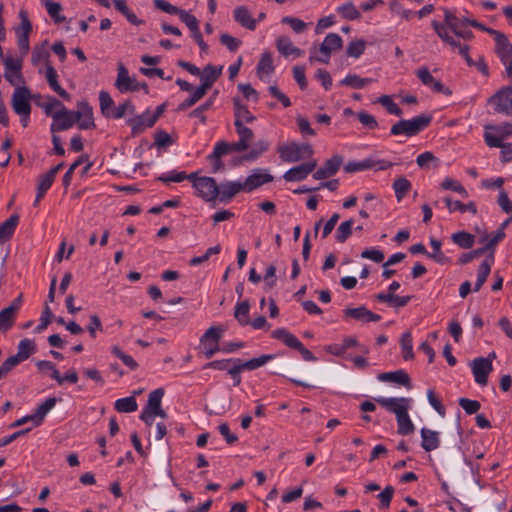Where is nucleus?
Wrapping results in <instances>:
<instances>
[{"label":"nucleus","instance_id":"20","mask_svg":"<svg viewBox=\"0 0 512 512\" xmlns=\"http://www.w3.org/2000/svg\"><path fill=\"white\" fill-rule=\"evenodd\" d=\"M234 19L242 27L254 31L256 29L257 20L252 18L250 11L246 6H238L234 10Z\"/></svg>","mask_w":512,"mask_h":512},{"label":"nucleus","instance_id":"51","mask_svg":"<svg viewBox=\"0 0 512 512\" xmlns=\"http://www.w3.org/2000/svg\"><path fill=\"white\" fill-rule=\"evenodd\" d=\"M403 358L405 360H410L414 357L413 353V345H412V335L410 332H405L400 340Z\"/></svg>","mask_w":512,"mask_h":512},{"label":"nucleus","instance_id":"50","mask_svg":"<svg viewBox=\"0 0 512 512\" xmlns=\"http://www.w3.org/2000/svg\"><path fill=\"white\" fill-rule=\"evenodd\" d=\"M164 396V389L157 388L151 391L148 395V401L146 405V409L154 411L155 409L161 407V401Z\"/></svg>","mask_w":512,"mask_h":512},{"label":"nucleus","instance_id":"8","mask_svg":"<svg viewBox=\"0 0 512 512\" xmlns=\"http://www.w3.org/2000/svg\"><path fill=\"white\" fill-rule=\"evenodd\" d=\"M31 93L26 86H17L13 92L11 105L16 114H30L31 105L29 99Z\"/></svg>","mask_w":512,"mask_h":512},{"label":"nucleus","instance_id":"14","mask_svg":"<svg viewBox=\"0 0 512 512\" xmlns=\"http://www.w3.org/2000/svg\"><path fill=\"white\" fill-rule=\"evenodd\" d=\"M77 111L75 114H79L78 127L82 130L95 128V123L93 119V110L89 103L85 100L78 102Z\"/></svg>","mask_w":512,"mask_h":512},{"label":"nucleus","instance_id":"18","mask_svg":"<svg viewBox=\"0 0 512 512\" xmlns=\"http://www.w3.org/2000/svg\"><path fill=\"white\" fill-rule=\"evenodd\" d=\"M45 77L50 88L55 93H57L64 100L69 101L71 99L70 94L59 84L57 71L51 64H47Z\"/></svg>","mask_w":512,"mask_h":512},{"label":"nucleus","instance_id":"2","mask_svg":"<svg viewBox=\"0 0 512 512\" xmlns=\"http://www.w3.org/2000/svg\"><path fill=\"white\" fill-rule=\"evenodd\" d=\"M278 153L282 161L294 163L306 158H310L314 151L310 144H298L292 141L287 145L279 146Z\"/></svg>","mask_w":512,"mask_h":512},{"label":"nucleus","instance_id":"58","mask_svg":"<svg viewBox=\"0 0 512 512\" xmlns=\"http://www.w3.org/2000/svg\"><path fill=\"white\" fill-rule=\"evenodd\" d=\"M111 351L129 369L136 370L138 368V363L134 360V358L132 356L124 353L118 346H113Z\"/></svg>","mask_w":512,"mask_h":512},{"label":"nucleus","instance_id":"49","mask_svg":"<svg viewBox=\"0 0 512 512\" xmlns=\"http://www.w3.org/2000/svg\"><path fill=\"white\" fill-rule=\"evenodd\" d=\"M274 71L273 59L270 52L265 51L262 53L261 58L257 64V73L266 72L270 74Z\"/></svg>","mask_w":512,"mask_h":512},{"label":"nucleus","instance_id":"56","mask_svg":"<svg viewBox=\"0 0 512 512\" xmlns=\"http://www.w3.org/2000/svg\"><path fill=\"white\" fill-rule=\"evenodd\" d=\"M45 6L48 14L54 20L55 23L59 24L65 21V17L60 15L62 6L58 2L46 1Z\"/></svg>","mask_w":512,"mask_h":512},{"label":"nucleus","instance_id":"25","mask_svg":"<svg viewBox=\"0 0 512 512\" xmlns=\"http://www.w3.org/2000/svg\"><path fill=\"white\" fill-rule=\"evenodd\" d=\"M233 107L235 120H239L243 124L244 122L252 123L256 120V117L251 114L248 107L239 98H233Z\"/></svg>","mask_w":512,"mask_h":512},{"label":"nucleus","instance_id":"24","mask_svg":"<svg viewBox=\"0 0 512 512\" xmlns=\"http://www.w3.org/2000/svg\"><path fill=\"white\" fill-rule=\"evenodd\" d=\"M420 433L422 437L421 447L426 452L433 451L439 447L440 439L438 432L428 428H422Z\"/></svg>","mask_w":512,"mask_h":512},{"label":"nucleus","instance_id":"41","mask_svg":"<svg viewBox=\"0 0 512 512\" xmlns=\"http://www.w3.org/2000/svg\"><path fill=\"white\" fill-rule=\"evenodd\" d=\"M275 357L276 356L274 354H263L257 358H252L249 359L248 361L242 362V367L245 370H255L265 365L269 361L275 359Z\"/></svg>","mask_w":512,"mask_h":512},{"label":"nucleus","instance_id":"34","mask_svg":"<svg viewBox=\"0 0 512 512\" xmlns=\"http://www.w3.org/2000/svg\"><path fill=\"white\" fill-rule=\"evenodd\" d=\"M444 201L450 212L460 211L461 213H465L469 211L472 214L477 213V207L474 202L464 204L461 201H452L449 197H446Z\"/></svg>","mask_w":512,"mask_h":512},{"label":"nucleus","instance_id":"42","mask_svg":"<svg viewBox=\"0 0 512 512\" xmlns=\"http://www.w3.org/2000/svg\"><path fill=\"white\" fill-rule=\"evenodd\" d=\"M354 221L352 219L343 221L337 228L335 239L339 243H344L352 235V227Z\"/></svg>","mask_w":512,"mask_h":512},{"label":"nucleus","instance_id":"17","mask_svg":"<svg viewBox=\"0 0 512 512\" xmlns=\"http://www.w3.org/2000/svg\"><path fill=\"white\" fill-rule=\"evenodd\" d=\"M240 191H243L242 182L227 181L219 185L218 199L223 203L230 202Z\"/></svg>","mask_w":512,"mask_h":512},{"label":"nucleus","instance_id":"9","mask_svg":"<svg viewBox=\"0 0 512 512\" xmlns=\"http://www.w3.org/2000/svg\"><path fill=\"white\" fill-rule=\"evenodd\" d=\"M471 369L476 383L485 386L488 382V376L492 371V360L490 358L478 357L471 364Z\"/></svg>","mask_w":512,"mask_h":512},{"label":"nucleus","instance_id":"40","mask_svg":"<svg viewBox=\"0 0 512 512\" xmlns=\"http://www.w3.org/2000/svg\"><path fill=\"white\" fill-rule=\"evenodd\" d=\"M392 187L394 189L397 200L401 201L403 197L410 191L411 182L407 178L400 176L393 182Z\"/></svg>","mask_w":512,"mask_h":512},{"label":"nucleus","instance_id":"54","mask_svg":"<svg viewBox=\"0 0 512 512\" xmlns=\"http://www.w3.org/2000/svg\"><path fill=\"white\" fill-rule=\"evenodd\" d=\"M441 188L444 190H452L454 192H457L458 194L462 195L463 197L468 196V193H467V190L465 189V187L460 182H458L452 178H449V177H446L442 181Z\"/></svg>","mask_w":512,"mask_h":512},{"label":"nucleus","instance_id":"44","mask_svg":"<svg viewBox=\"0 0 512 512\" xmlns=\"http://www.w3.org/2000/svg\"><path fill=\"white\" fill-rule=\"evenodd\" d=\"M20 25L15 28L16 36L30 35L32 32V24L29 20L28 12L24 9L19 11Z\"/></svg>","mask_w":512,"mask_h":512},{"label":"nucleus","instance_id":"22","mask_svg":"<svg viewBox=\"0 0 512 512\" xmlns=\"http://www.w3.org/2000/svg\"><path fill=\"white\" fill-rule=\"evenodd\" d=\"M18 223V214H12L8 219L0 224V244L9 241L13 237Z\"/></svg>","mask_w":512,"mask_h":512},{"label":"nucleus","instance_id":"39","mask_svg":"<svg viewBox=\"0 0 512 512\" xmlns=\"http://www.w3.org/2000/svg\"><path fill=\"white\" fill-rule=\"evenodd\" d=\"M16 313L12 308L6 307L0 311V332H6L14 325Z\"/></svg>","mask_w":512,"mask_h":512},{"label":"nucleus","instance_id":"3","mask_svg":"<svg viewBox=\"0 0 512 512\" xmlns=\"http://www.w3.org/2000/svg\"><path fill=\"white\" fill-rule=\"evenodd\" d=\"M496 113L512 116V86H505L498 90L488 100Z\"/></svg>","mask_w":512,"mask_h":512},{"label":"nucleus","instance_id":"26","mask_svg":"<svg viewBox=\"0 0 512 512\" xmlns=\"http://www.w3.org/2000/svg\"><path fill=\"white\" fill-rule=\"evenodd\" d=\"M276 47L278 51L284 56L294 55L299 57L304 53L303 50L295 47L290 38L287 36L279 37L276 40Z\"/></svg>","mask_w":512,"mask_h":512},{"label":"nucleus","instance_id":"1","mask_svg":"<svg viewBox=\"0 0 512 512\" xmlns=\"http://www.w3.org/2000/svg\"><path fill=\"white\" fill-rule=\"evenodd\" d=\"M432 121L431 115H418L412 119H401L394 125H392L390 133L391 135H405L407 137H413L418 135L422 130L430 125Z\"/></svg>","mask_w":512,"mask_h":512},{"label":"nucleus","instance_id":"12","mask_svg":"<svg viewBox=\"0 0 512 512\" xmlns=\"http://www.w3.org/2000/svg\"><path fill=\"white\" fill-rule=\"evenodd\" d=\"M316 166V160L303 163L286 171L283 175V178L288 182L302 181L306 179L311 172H313Z\"/></svg>","mask_w":512,"mask_h":512},{"label":"nucleus","instance_id":"63","mask_svg":"<svg viewBox=\"0 0 512 512\" xmlns=\"http://www.w3.org/2000/svg\"><path fill=\"white\" fill-rule=\"evenodd\" d=\"M281 22L283 24H288L296 33H302L307 27V24L304 21L291 16L283 17Z\"/></svg>","mask_w":512,"mask_h":512},{"label":"nucleus","instance_id":"32","mask_svg":"<svg viewBox=\"0 0 512 512\" xmlns=\"http://www.w3.org/2000/svg\"><path fill=\"white\" fill-rule=\"evenodd\" d=\"M430 245L433 248V252L426 253L427 257L433 259L435 262L442 264V265L448 264L451 262L450 258L445 256L444 253L441 251L442 243L439 240H437L435 238H431Z\"/></svg>","mask_w":512,"mask_h":512},{"label":"nucleus","instance_id":"21","mask_svg":"<svg viewBox=\"0 0 512 512\" xmlns=\"http://www.w3.org/2000/svg\"><path fill=\"white\" fill-rule=\"evenodd\" d=\"M150 110L147 109L141 115H137L127 120V124L131 127L132 136H137L142 133L146 128H150L153 125H149Z\"/></svg>","mask_w":512,"mask_h":512},{"label":"nucleus","instance_id":"10","mask_svg":"<svg viewBox=\"0 0 512 512\" xmlns=\"http://www.w3.org/2000/svg\"><path fill=\"white\" fill-rule=\"evenodd\" d=\"M4 66V77L7 82H9L11 85H16L17 83H24V78L21 73L22 59H15L11 56H8L4 59Z\"/></svg>","mask_w":512,"mask_h":512},{"label":"nucleus","instance_id":"55","mask_svg":"<svg viewBox=\"0 0 512 512\" xmlns=\"http://www.w3.org/2000/svg\"><path fill=\"white\" fill-rule=\"evenodd\" d=\"M127 112H129L130 114H134L135 113V106L132 104V102L130 100H126L125 102L120 104L118 107H115L112 110L109 118L120 119Z\"/></svg>","mask_w":512,"mask_h":512},{"label":"nucleus","instance_id":"61","mask_svg":"<svg viewBox=\"0 0 512 512\" xmlns=\"http://www.w3.org/2000/svg\"><path fill=\"white\" fill-rule=\"evenodd\" d=\"M53 318H54V314L52 313L49 305L46 304L42 311L41 317H40V323L35 328V332L40 333L44 329H46L47 326L52 322Z\"/></svg>","mask_w":512,"mask_h":512},{"label":"nucleus","instance_id":"53","mask_svg":"<svg viewBox=\"0 0 512 512\" xmlns=\"http://www.w3.org/2000/svg\"><path fill=\"white\" fill-rule=\"evenodd\" d=\"M377 102L384 106L388 113L401 116L402 109L392 100L389 95H382L377 99Z\"/></svg>","mask_w":512,"mask_h":512},{"label":"nucleus","instance_id":"37","mask_svg":"<svg viewBox=\"0 0 512 512\" xmlns=\"http://www.w3.org/2000/svg\"><path fill=\"white\" fill-rule=\"evenodd\" d=\"M396 419L398 424V434L409 435L414 432L415 426L409 417L408 411L400 414Z\"/></svg>","mask_w":512,"mask_h":512},{"label":"nucleus","instance_id":"48","mask_svg":"<svg viewBox=\"0 0 512 512\" xmlns=\"http://www.w3.org/2000/svg\"><path fill=\"white\" fill-rule=\"evenodd\" d=\"M224 329L221 326H211L200 338V343L219 342Z\"/></svg>","mask_w":512,"mask_h":512},{"label":"nucleus","instance_id":"52","mask_svg":"<svg viewBox=\"0 0 512 512\" xmlns=\"http://www.w3.org/2000/svg\"><path fill=\"white\" fill-rule=\"evenodd\" d=\"M366 42L362 39L351 41L346 49V54L349 57L359 58L365 51Z\"/></svg>","mask_w":512,"mask_h":512},{"label":"nucleus","instance_id":"30","mask_svg":"<svg viewBox=\"0 0 512 512\" xmlns=\"http://www.w3.org/2000/svg\"><path fill=\"white\" fill-rule=\"evenodd\" d=\"M451 240L454 244L462 249H470L475 243L474 235L466 231H457L451 235Z\"/></svg>","mask_w":512,"mask_h":512},{"label":"nucleus","instance_id":"6","mask_svg":"<svg viewBox=\"0 0 512 512\" xmlns=\"http://www.w3.org/2000/svg\"><path fill=\"white\" fill-rule=\"evenodd\" d=\"M343 41L342 38L336 33H329L322 44L319 47V51L322 54L321 57L310 56V61H320L324 64H328L330 60L331 53L334 51H338L342 48Z\"/></svg>","mask_w":512,"mask_h":512},{"label":"nucleus","instance_id":"28","mask_svg":"<svg viewBox=\"0 0 512 512\" xmlns=\"http://www.w3.org/2000/svg\"><path fill=\"white\" fill-rule=\"evenodd\" d=\"M272 337L281 340L289 348L297 349L301 344L300 340L285 328H279L272 332Z\"/></svg>","mask_w":512,"mask_h":512},{"label":"nucleus","instance_id":"36","mask_svg":"<svg viewBox=\"0 0 512 512\" xmlns=\"http://www.w3.org/2000/svg\"><path fill=\"white\" fill-rule=\"evenodd\" d=\"M114 408L120 413H131L137 410L138 405L135 397L129 396L116 400Z\"/></svg>","mask_w":512,"mask_h":512},{"label":"nucleus","instance_id":"7","mask_svg":"<svg viewBox=\"0 0 512 512\" xmlns=\"http://www.w3.org/2000/svg\"><path fill=\"white\" fill-rule=\"evenodd\" d=\"M193 187L197 190L198 196L207 202L216 200L219 195V186L212 177H199L194 181Z\"/></svg>","mask_w":512,"mask_h":512},{"label":"nucleus","instance_id":"43","mask_svg":"<svg viewBox=\"0 0 512 512\" xmlns=\"http://www.w3.org/2000/svg\"><path fill=\"white\" fill-rule=\"evenodd\" d=\"M223 66L216 67L212 64L206 65L199 75L200 80H207L215 83L222 73Z\"/></svg>","mask_w":512,"mask_h":512},{"label":"nucleus","instance_id":"45","mask_svg":"<svg viewBox=\"0 0 512 512\" xmlns=\"http://www.w3.org/2000/svg\"><path fill=\"white\" fill-rule=\"evenodd\" d=\"M100 109L103 116L106 118L110 117L112 110L114 109V101L107 91H101L99 93Z\"/></svg>","mask_w":512,"mask_h":512},{"label":"nucleus","instance_id":"64","mask_svg":"<svg viewBox=\"0 0 512 512\" xmlns=\"http://www.w3.org/2000/svg\"><path fill=\"white\" fill-rule=\"evenodd\" d=\"M180 20L187 25L191 32L199 29V22L197 18L189 12L182 9L179 14Z\"/></svg>","mask_w":512,"mask_h":512},{"label":"nucleus","instance_id":"11","mask_svg":"<svg viewBox=\"0 0 512 512\" xmlns=\"http://www.w3.org/2000/svg\"><path fill=\"white\" fill-rule=\"evenodd\" d=\"M375 401L386 408L388 411L394 413L397 416L409 410L411 405V399L400 397V398H375Z\"/></svg>","mask_w":512,"mask_h":512},{"label":"nucleus","instance_id":"15","mask_svg":"<svg viewBox=\"0 0 512 512\" xmlns=\"http://www.w3.org/2000/svg\"><path fill=\"white\" fill-rule=\"evenodd\" d=\"M345 318H353L362 322H377L381 320V316L368 310L365 306L357 308H346L343 310Z\"/></svg>","mask_w":512,"mask_h":512},{"label":"nucleus","instance_id":"46","mask_svg":"<svg viewBox=\"0 0 512 512\" xmlns=\"http://www.w3.org/2000/svg\"><path fill=\"white\" fill-rule=\"evenodd\" d=\"M338 13L347 20H357L361 17V13L357 10L352 2H347L337 9Z\"/></svg>","mask_w":512,"mask_h":512},{"label":"nucleus","instance_id":"60","mask_svg":"<svg viewBox=\"0 0 512 512\" xmlns=\"http://www.w3.org/2000/svg\"><path fill=\"white\" fill-rule=\"evenodd\" d=\"M234 126L236 128L237 134L239 135V140H243L249 145L250 141L254 137L253 131L250 128L246 127L239 120L234 121Z\"/></svg>","mask_w":512,"mask_h":512},{"label":"nucleus","instance_id":"27","mask_svg":"<svg viewBox=\"0 0 512 512\" xmlns=\"http://www.w3.org/2000/svg\"><path fill=\"white\" fill-rule=\"evenodd\" d=\"M56 403V397H49L35 409L34 413L32 414L36 419V426H39L43 423L46 415L54 408Z\"/></svg>","mask_w":512,"mask_h":512},{"label":"nucleus","instance_id":"47","mask_svg":"<svg viewBox=\"0 0 512 512\" xmlns=\"http://www.w3.org/2000/svg\"><path fill=\"white\" fill-rule=\"evenodd\" d=\"M84 161H88V155H81L80 157H78V159L70 165V167L64 174L62 178V184L65 188V191H67L68 187L71 184L73 173H75V169L81 164H83Z\"/></svg>","mask_w":512,"mask_h":512},{"label":"nucleus","instance_id":"57","mask_svg":"<svg viewBox=\"0 0 512 512\" xmlns=\"http://www.w3.org/2000/svg\"><path fill=\"white\" fill-rule=\"evenodd\" d=\"M370 168H372V164L368 158L362 161H349L344 166V170L347 173L369 170Z\"/></svg>","mask_w":512,"mask_h":512},{"label":"nucleus","instance_id":"29","mask_svg":"<svg viewBox=\"0 0 512 512\" xmlns=\"http://www.w3.org/2000/svg\"><path fill=\"white\" fill-rule=\"evenodd\" d=\"M17 349H18L17 354L14 356L21 363V362L25 361L26 359H28L32 354L35 353L36 344L33 340L25 338L18 343Z\"/></svg>","mask_w":512,"mask_h":512},{"label":"nucleus","instance_id":"35","mask_svg":"<svg viewBox=\"0 0 512 512\" xmlns=\"http://www.w3.org/2000/svg\"><path fill=\"white\" fill-rule=\"evenodd\" d=\"M372 81L373 80L371 78H361L356 74H349L340 81V85L351 87L353 89H362Z\"/></svg>","mask_w":512,"mask_h":512},{"label":"nucleus","instance_id":"5","mask_svg":"<svg viewBox=\"0 0 512 512\" xmlns=\"http://www.w3.org/2000/svg\"><path fill=\"white\" fill-rule=\"evenodd\" d=\"M77 121H79V114L76 115L75 111L68 110L65 106H62V109L53 114L50 130L52 133L65 131L73 127Z\"/></svg>","mask_w":512,"mask_h":512},{"label":"nucleus","instance_id":"31","mask_svg":"<svg viewBox=\"0 0 512 512\" xmlns=\"http://www.w3.org/2000/svg\"><path fill=\"white\" fill-rule=\"evenodd\" d=\"M250 311V303L249 300H244L236 304L234 310V318L238 321L241 326L249 325L250 320L248 318Z\"/></svg>","mask_w":512,"mask_h":512},{"label":"nucleus","instance_id":"16","mask_svg":"<svg viewBox=\"0 0 512 512\" xmlns=\"http://www.w3.org/2000/svg\"><path fill=\"white\" fill-rule=\"evenodd\" d=\"M495 40V53L502 63L512 60V44L504 34H497Z\"/></svg>","mask_w":512,"mask_h":512},{"label":"nucleus","instance_id":"38","mask_svg":"<svg viewBox=\"0 0 512 512\" xmlns=\"http://www.w3.org/2000/svg\"><path fill=\"white\" fill-rule=\"evenodd\" d=\"M48 44V40H45L41 46H35L32 50L31 62L33 65H38L39 63L45 61L46 65L50 64L49 62V52L46 49Z\"/></svg>","mask_w":512,"mask_h":512},{"label":"nucleus","instance_id":"19","mask_svg":"<svg viewBox=\"0 0 512 512\" xmlns=\"http://www.w3.org/2000/svg\"><path fill=\"white\" fill-rule=\"evenodd\" d=\"M493 264H494V256H493V251H491V253H489V255L485 258V260L480 264V266L478 268L477 281L474 285L475 292H478L482 288L484 283L486 282Z\"/></svg>","mask_w":512,"mask_h":512},{"label":"nucleus","instance_id":"59","mask_svg":"<svg viewBox=\"0 0 512 512\" xmlns=\"http://www.w3.org/2000/svg\"><path fill=\"white\" fill-rule=\"evenodd\" d=\"M343 163V157L341 155H334L330 159L326 160L323 168L327 171L330 176L337 173Z\"/></svg>","mask_w":512,"mask_h":512},{"label":"nucleus","instance_id":"13","mask_svg":"<svg viewBox=\"0 0 512 512\" xmlns=\"http://www.w3.org/2000/svg\"><path fill=\"white\" fill-rule=\"evenodd\" d=\"M273 181V176L269 173H262L261 169L253 170V173L249 175L246 180L242 183L244 192H252L253 190L261 187L263 184Z\"/></svg>","mask_w":512,"mask_h":512},{"label":"nucleus","instance_id":"23","mask_svg":"<svg viewBox=\"0 0 512 512\" xmlns=\"http://www.w3.org/2000/svg\"><path fill=\"white\" fill-rule=\"evenodd\" d=\"M378 379L383 382H394L407 388L412 387L410 377L404 370L380 373Z\"/></svg>","mask_w":512,"mask_h":512},{"label":"nucleus","instance_id":"33","mask_svg":"<svg viewBox=\"0 0 512 512\" xmlns=\"http://www.w3.org/2000/svg\"><path fill=\"white\" fill-rule=\"evenodd\" d=\"M269 142L266 140H259L257 141L253 148L245 155L242 156L243 161H254L258 159L264 152H266L269 149Z\"/></svg>","mask_w":512,"mask_h":512},{"label":"nucleus","instance_id":"4","mask_svg":"<svg viewBox=\"0 0 512 512\" xmlns=\"http://www.w3.org/2000/svg\"><path fill=\"white\" fill-rule=\"evenodd\" d=\"M115 86L121 93L138 91L139 89H143L146 94L149 93L148 85L145 82L138 83L135 79L131 78L123 63L118 64V75Z\"/></svg>","mask_w":512,"mask_h":512},{"label":"nucleus","instance_id":"62","mask_svg":"<svg viewBox=\"0 0 512 512\" xmlns=\"http://www.w3.org/2000/svg\"><path fill=\"white\" fill-rule=\"evenodd\" d=\"M459 405L464 409L468 415L475 414L479 411L481 404L477 400H471L468 398H460Z\"/></svg>","mask_w":512,"mask_h":512}]
</instances>
